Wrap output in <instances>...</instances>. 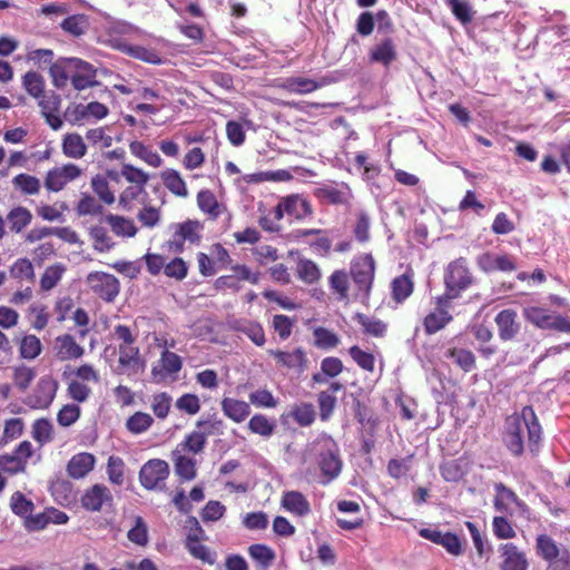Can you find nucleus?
Here are the masks:
<instances>
[{"mask_svg": "<svg viewBox=\"0 0 570 570\" xmlns=\"http://www.w3.org/2000/svg\"><path fill=\"white\" fill-rule=\"evenodd\" d=\"M58 387L59 383L56 379L45 375L39 379L32 393L26 397L24 404L31 409H48L56 397Z\"/></svg>", "mask_w": 570, "mask_h": 570, "instance_id": "7", "label": "nucleus"}, {"mask_svg": "<svg viewBox=\"0 0 570 570\" xmlns=\"http://www.w3.org/2000/svg\"><path fill=\"white\" fill-rule=\"evenodd\" d=\"M313 337L314 346L325 351L335 348L341 342L340 336L335 332L323 326L313 328Z\"/></svg>", "mask_w": 570, "mask_h": 570, "instance_id": "35", "label": "nucleus"}, {"mask_svg": "<svg viewBox=\"0 0 570 570\" xmlns=\"http://www.w3.org/2000/svg\"><path fill=\"white\" fill-rule=\"evenodd\" d=\"M452 320L453 316L450 314L448 309L435 308L423 318L424 332L428 335L435 334L439 331L443 330L449 323H451Z\"/></svg>", "mask_w": 570, "mask_h": 570, "instance_id": "27", "label": "nucleus"}, {"mask_svg": "<svg viewBox=\"0 0 570 570\" xmlns=\"http://www.w3.org/2000/svg\"><path fill=\"white\" fill-rule=\"evenodd\" d=\"M62 153L69 158H82L87 153L82 137L79 134H67L62 139Z\"/></svg>", "mask_w": 570, "mask_h": 570, "instance_id": "34", "label": "nucleus"}, {"mask_svg": "<svg viewBox=\"0 0 570 570\" xmlns=\"http://www.w3.org/2000/svg\"><path fill=\"white\" fill-rule=\"evenodd\" d=\"M13 187L23 195H37L40 191V180L29 174H19L12 179Z\"/></svg>", "mask_w": 570, "mask_h": 570, "instance_id": "44", "label": "nucleus"}, {"mask_svg": "<svg viewBox=\"0 0 570 570\" xmlns=\"http://www.w3.org/2000/svg\"><path fill=\"white\" fill-rule=\"evenodd\" d=\"M542 429L532 406H524L518 415L505 421L503 442L509 452L520 456L524 452L525 440L531 452H537L541 441Z\"/></svg>", "mask_w": 570, "mask_h": 570, "instance_id": "1", "label": "nucleus"}, {"mask_svg": "<svg viewBox=\"0 0 570 570\" xmlns=\"http://www.w3.org/2000/svg\"><path fill=\"white\" fill-rule=\"evenodd\" d=\"M53 350L57 358L60 361L78 360L85 353V348L70 334L56 337Z\"/></svg>", "mask_w": 570, "mask_h": 570, "instance_id": "20", "label": "nucleus"}, {"mask_svg": "<svg viewBox=\"0 0 570 570\" xmlns=\"http://www.w3.org/2000/svg\"><path fill=\"white\" fill-rule=\"evenodd\" d=\"M523 315L528 322L542 330H550L554 314H550L546 308L529 306L524 308Z\"/></svg>", "mask_w": 570, "mask_h": 570, "instance_id": "37", "label": "nucleus"}, {"mask_svg": "<svg viewBox=\"0 0 570 570\" xmlns=\"http://www.w3.org/2000/svg\"><path fill=\"white\" fill-rule=\"evenodd\" d=\"M444 357L452 361L463 372H472L475 366V355L472 351L453 345L451 342L445 347Z\"/></svg>", "mask_w": 570, "mask_h": 570, "instance_id": "23", "label": "nucleus"}, {"mask_svg": "<svg viewBox=\"0 0 570 570\" xmlns=\"http://www.w3.org/2000/svg\"><path fill=\"white\" fill-rule=\"evenodd\" d=\"M81 507L90 512H99L105 504H111L112 495L104 484H94L81 497Z\"/></svg>", "mask_w": 570, "mask_h": 570, "instance_id": "15", "label": "nucleus"}, {"mask_svg": "<svg viewBox=\"0 0 570 570\" xmlns=\"http://www.w3.org/2000/svg\"><path fill=\"white\" fill-rule=\"evenodd\" d=\"M125 463L119 456L111 455L107 463L108 479L112 484L121 485L124 483Z\"/></svg>", "mask_w": 570, "mask_h": 570, "instance_id": "62", "label": "nucleus"}, {"mask_svg": "<svg viewBox=\"0 0 570 570\" xmlns=\"http://www.w3.org/2000/svg\"><path fill=\"white\" fill-rule=\"evenodd\" d=\"M535 552L544 561L553 562L558 560L563 552L557 542L548 534H539L535 539Z\"/></svg>", "mask_w": 570, "mask_h": 570, "instance_id": "29", "label": "nucleus"}, {"mask_svg": "<svg viewBox=\"0 0 570 570\" xmlns=\"http://www.w3.org/2000/svg\"><path fill=\"white\" fill-rule=\"evenodd\" d=\"M472 274L469 271L466 259L460 257L448 265L444 284L452 295H460L472 284Z\"/></svg>", "mask_w": 570, "mask_h": 570, "instance_id": "8", "label": "nucleus"}, {"mask_svg": "<svg viewBox=\"0 0 570 570\" xmlns=\"http://www.w3.org/2000/svg\"><path fill=\"white\" fill-rule=\"evenodd\" d=\"M311 452L317 460L322 474L327 482L337 478L342 471L340 449L334 439L327 434L320 435L311 445Z\"/></svg>", "mask_w": 570, "mask_h": 570, "instance_id": "2", "label": "nucleus"}, {"mask_svg": "<svg viewBox=\"0 0 570 570\" xmlns=\"http://www.w3.org/2000/svg\"><path fill=\"white\" fill-rule=\"evenodd\" d=\"M169 475V465L160 459L147 461L139 471V481L147 490L163 489L165 480Z\"/></svg>", "mask_w": 570, "mask_h": 570, "instance_id": "9", "label": "nucleus"}, {"mask_svg": "<svg viewBox=\"0 0 570 570\" xmlns=\"http://www.w3.org/2000/svg\"><path fill=\"white\" fill-rule=\"evenodd\" d=\"M49 71L53 86L58 89L65 88L71 76V58H61L52 62Z\"/></svg>", "mask_w": 570, "mask_h": 570, "instance_id": "32", "label": "nucleus"}, {"mask_svg": "<svg viewBox=\"0 0 570 570\" xmlns=\"http://www.w3.org/2000/svg\"><path fill=\"white\" fill-rule=\"evenodd\" d=\"M249 402L256 407L274 409L278 401L267 389H258L249 394Z\"/></svg>", "mask_w": 570, "mask_h": 570, "instance_id": "56", "label": "nucleus"}, {"mask_svg": "<svg viewBox=\"0 0 570 570\" xmlns=\"http://www.w3.org/2000/svg\"><path fill=\"white\" fill-rule=\"evenodd\" d=\"M36 375L37 373L32 367L23 364L13 368V382L21 391H26L30 386Z\"/></svg>", "mask_w": 570, "mask_h": 570, "instance_id": "59", "label": "nucleus"}, {"mask_svg": "<svg viewBox=\"0 0 570 570\" xmlns=\"http://www.w3.org/2000/svg\"><path fill=\"white\" fill-rule=\"evenodd\" d=\"M10 276L16 279L35 281V269L28 258L17 259L10 268Z\"/></svg>", "mask_w": 570, "mask_h": 570, "instance_id": "55", "label": "nucleus"}, {"mask_svg": "<svg viewBox=\"0 0 570 570\" xmlns=\"http://www.w3.org/2000/svg\"><path fill=\"white\" fill-rule=\"evenodd\" d=\"M171 228L174 233L171 238L167 242L169 252L175 254L183 253L184 243L186 240L191 244H198L200 242L203 226L198 220L188 219L184 223L171 225Z\"/></svg>", "mask_w": 570, "mask_h": 570, "instance_id": "6", "label": "nucleus"}, {"mask_svg": "<svg viewBox=\"0 0 570 570\" xmlns=\"http://www.w3.org/2000/svg\"><path fill=\"white\" fill-rule=\"evenodd\" d=\"M206 442L207 438L204 435V433L194 430L185 436L183 442L178 444V448H180L179 452L188 451L194 454H198L205 449Z\"/></svg>", "mask_w": 570, "mask_h": 570, "instance_id": "52", "label": "nucleus"}, {"mask_svg": "<svg viewBox=\"0 0 570 570\" xmlns=\"http://www.w3.org/2000/svg\"><path fill=\"white\" fill-rule=\"evenodd\" d=\"M65 271H66V267L62 264H55V265L48 266L40 278L41 289L50 291L55 286H57V284L62 278Z\"/></svg>", "mask_w": 570, "mask_h": 570, "instance_id": "50", "label": "nucleus"}, {"mask_svg": "<svg viewBox=\"0 0 570 570\" xmlns=\"http://www.w3.org/2000/svg\"><path fill=\"white\" fill-rule=\"evenodd\" d=\"M248 429L255 434L269 438L275 432L276 423L264 414H255L248 422Z\"/></svg>", "mask_w": 570, "mask_h": 570, "instance_id": "40", "label": "nucleus"}, {"mask_svg": "<svg viewBox=\"0 0 570 570\" xmlns=\"http://www.w3.org/2000/svg\"><path fill=\"white\" fill-rule=\"evenodd\" d=\"M287 416L292 417L299 426L306 428L314 423L316 412L312 403L301 402L292 405Z\"/></svg>", "mask_w": 570, "mask_h": 570, "instance_id": "31", "label": "nucleus"}, {"mask_svg": "<svg viewBox=\"0 0 570 570\" xmlns=\"http://www.w3.org/2000/svg\"><path fill=\"white\" fill-rule=\"evenodd\" d=\"M129 148L135 156L139 157L153 167L157 168L163 164L161 157L140 141L131 142Z\"/></svg>", "mask_w": 570, "mask_h": 570, "instance_id": "51", "label": "nucleus"}, {"mask_svg": "<svg viewBox=\"0 0 570 570\" xmlns=\"http://www.w3.org/2000/svg\"><path fill=\"white\" fill-rule=\"evenodd\" d=\"M281 508L298 518H305L312 512L311 503L306 495L297 490L283 492Z\"/></svg>", "mask_w": 570, "mask_h": 570, "instance_id": "17", "label": "nucleus"}, {"mask_svg": "<svg viewBox=\"0 0 570 570\" xmlns=\"http://www.w3.org/2000/svg\"><path fill=\"white\" fill-rule=\"evenodd\" d=\"M476 265L487 274L494 272L510 273L517 269L515 258L512 255H495L490 252L479 255L476 257Z\"/></svg>", "mask_w": 570, "mask_h": 570, "instance_id": "11", "label": "nucleus"}, {"mask_svg": "<svg viewBox=\"0 0 570 570\" xmlns=\"http://www.w3.org/2000/svg\"><path fill=\"white\" fill-rule=\"evenodd\" d=\"M119 365L124 370L137 373L141 367L139 348L132 345H119Z\"/></svg>", "mask_w": 570, "mask_h": 570, "instance_id": "36", "label": "nucleus"}, {"mask_svg": "<svg viewBox=\"0 0 570 570\" xmlns=\"http://www.w3.org/2000/svg\"><path fill=\"white\" fill-rule=\"evenodd\" d=\"M220 406L224 415L236 423L244 422L250 414L249 404L234 397H224Z\"/></svg>", "mask_w": 570, "mask_h": 570, "instance_id": "24", "label": "nucleus"}, {"mask_svg": "<svg viewBox=\"0 0 570 570\" xmlns=\"http://www.w3.org/2000/svg\"><path fill=\"white\" fill-rule=\"evenodd\" d=\"M354 320L363 327L365 334L382 337L386 333V324L375 317L367 316L362 313H356Z\"/></svg>", "mask_w": 570, "mask_h": 570, "instance_id": "39", "label": "nucleus"}, {"mask_svg": "<svg viewBox=\"0 0 570 570\" xmlns=\"http://www.w3.org/2000/svg\"><path fill=\"white\" fill-rule=\"evenodd\" d=\"M375 261L372 254H362L351 263V276L357 291L363 297H367L374 281Z\"/></svg>", "mask_w": 570, "mask_h": 570, "instance_id": "3", "label": "nucleus"}, {"mask_svg": "<svg viewBox=\"0 0 570 570\" xmlns=\"http://www.w3.org/2000/svg\"><path fill=\"white\" fill-rule=\"evenodd\" d=\"M51 494L60 504H66L71 501L72 484L66 480L53 481L50 485Z\"/></svg>", "mask_w": 570, "mask_h": 570, "instance_id": "64", "label": "nucleus"}, {"mask_svg": "<svg viewBox=\"0 0 570 570\" xmlns=\"http://www.w3.org/2000/svg\"><path fill=\"white\" fill-rule=\"evenodd\" d=\"M164 185L175 195L186 197L188 191L184 179L175 169H166L161 173Z\"/></svg>", "mask_w": 570, "mask_h": 570, "instance_id": "43", "label": "nucleus"}, {"mask_svg": "<svg viewBox=\"0 0 570 570\" xmlns=\"http://www.w3.org/2000/svg\"><path fill=\"white\" fill-rule=\"evenodd\" d=\"M498 551L502 560L501 570H528V558L514 543H502Z\"/></svg>", "mask_w": 570, "mask_h": 570, "instance_id": "16", "label": "nucleus"}, {"mask_svg": "<svg viewBox=\"0 0 570 570\" xmlns=\"http://www.w3.org/2000/svg\"><path fill=\"white\" fill-rule=\"evenodd\" d=\"M283 208L286 215L295 219H303L311 216L313 210L308 200L299 195H291L283 199Z\"/></svg>", "mask_w": 570, "mask_h": 570, "instance_id": "26", "label": "nucleus"}, {"mask_svg": "<svg viewBox=\"0 0 570 570\" xmlns=\"http://www.w3.org/2000/svg\"><path fill=\"white\" fill-rule=\"evenodd\" d=\"M154 423V419L145 412H136L126 422V428L134 434L146 432Z\"/></svg>", "mask_w": 570, "mask_h": 570, "instance_id": "53", "label": "nucleus"}, {"mask_svg": "<svg viewBox=\"0 0 570 570\" xmlns=\"http://www.w3.org/2000/svg\"><path fill=\"white\" fill-rule=\"evenodd\" d=\"M90 291L107 303H112L120 293V283L116 276L105 272H91L86 277Z\"/></svg>", "mask_w": 570, "mask_h": 570, "instance_id": "5", "label": "nucleus"}, {"mask_svg": "<svg viewBox=\"0 0 570 570\" xmlns=\"http://www.w3.org/2000/svg\"><path fill=\"white\" fill-rule=\"evenodd\" d=\"M392 296L397 303H403L413 293L414 284L411 277L403 274L392 282Z\"/></svg>", "mask_w": 570, "mask_h": 570, "instance_id": "42", "label": "nucleus"}, {"mask_svg": "<svg viewBox=\"0 0 570 570\" xmlns=\"http://www.w3.org/2000/svg\"><path fill=\"white\" fill-rule=\"evenodd\" d=\"M70 81L76 90H85L97 83L96 69L94 66L82 59L71 58Z\"/></svg>", "mask_w": 570, "mask_h": 570, "instance_id": "12", "label": "nucleus"}, {"mask_svg": "<svg viewBox=\"0 0 570 570\" xmlns=\"http://www.w3.org/2000/svg\"><path fill=\"white\" fill-rule=\"evenodd\" d=\"M22 87L33 98H40L45 92V79L36 71H28L22 77Z\"/></svg>", "mask_w": 570, "mask_h": 570, "instance_id": "46", "label": "nucleus"}, {"mask_svg": "<svg viewBox=\"0 0 570 570\" xmlns=\"http://www.w3.org/2000/svg\"><path fill=\"white\" fill-rule=\"evenodd\" d=\"M498 327V335L501 341H513L521 331V323L518 320V313L512 308L500 311L494 317Z\"/></svg>", "mask_w": 570, "mask_h": 570, "instance_id": "14", "label": "nucleus"}, {"mask_svg": "<svg viewBox=\"0 0 570 570\" xmlns=\"http://www.w3.org/2000/svg\"><path fill=\"white\" fill-rule=\"evenodd\" d=\"M106 222L110 225L111 230L118 236L132 237L137 233L132 220L122 216L109 214L106 216Z\"/></svg>", "mask_w": 570, "mask_h": 570, "instance_id": "41", "label": "nucleus"}, {"mask_svg": "<svg viewBox=\"0 0 570 570\" xmlns=\"http://www.w3.org/2000/svg\"><path fill=\"white\" fill-rule=\"evenodd\" d=\"M108 35L110 36V43L112 45V40L115 38H121L122 36H129L131 38H142L148 36V33L140 29L139 27L125 21V20H112L108 23L107 28Z\"/></svg>", "mask_w": 570, "mask_h": 570, "instance_id": "28", "label": "nucleus"}, {"mask_svg": "<svg viewBox=\"0 0 570 570\" xmlns=\"http://www.w3.org/2000/svg\"><path fill=\"white\" fill-rule=\"evenodd\" d=\"M322 83L305 77H288L284 79L282 88L291 94L306 95L321 88Z\"/></svg>", "mask_w": 570, "mask_h": 570, "instance_id": "30", "label": "nucleus"}, {"mask_svg": "<svg viewBox=\"0 0 570 570\" xmlns=\"http://www.w3.org/2000/svg\"><path fill=\"white\" fill-rule=\"evenodd\" d=\"M494 490L495 497L493 500V507L497 511L510 515L517 512L520 517L525 519L530 518V508L512 489L508 488L503 483H497L494 485Z\"/></svg>", "mask_w": 570, "mask_h": 570, "instance_id": "4", "label": "nucleus"}, {"mask_svg": "<svg viewBox=\"0 0 570 570\" xmlns=\"http://www.w3.org/2000/svg\"><path fill=\"white\" fill-rule=\"evenodd\" d=\"M60 27L67 33L79 37L82 36L88 29V19L83 14H73L67 17L61 23Z\"/></svg>", "mask_w": 570, "mask_h": 570, "instance_id": "48", "label": "nucleus"}, {"mask_svg": "<svg viewBox=\"0 0 570 570\" xmlns=\"http://www.w3.org/2000/svg\"><path fill=\"white\" fill-rule=\"evenodd\" d=\"M197 204L200 210L216 218L219 215L218 203L215 195L208 190H200L197 195Z\"/></svg>", "mask_w": 570, "mask_h": 570, "instance_id": "58", "label": "nucleus"}, {"mask_svg": "<svg viewBox=\"0 0 570 570\" xmlns=\"http://www.w3.org/2000/svg\"><path fill=\"white\" fill-rule=\"evenodd\" d=\"M96 464V458L88 452H80L71 456L67 464V473L72 479H82L91 472Z\"/></svg>", "mask_w": 570, "mask_h": 570, "instance_id": "21", "label": "nucleus"}, {"mask_svg": "<svg viewBox=\"0 0 570 570\" xmlns=\"http://www.w3.org/2000/svg\"><path fill=\"white\" fill-rule=\"evenodd\" d=\"M32 219V214L29 209L22 206L12 208L7 215L9 228L13 233H20L27 227Z\"/></svg>", "mask_w": 570, "mask_h": 570, "instance_id": "38", "label": "nucleus"}, {"mask_svg": "<svg viewBox=\"0 0 570 570\" xmlns=\"http://www.w3.org/2000/svg\"><path fill=\"white\" fill-rule=\"evenodd\" d=\"M171 396L166 393H157L151 397V410L156 417L164 420L168 416L171 406Z\"/></svg>", "mask_w": 570, "mask_h": 570, "instance_id": "57", "label": "nucleus"}, {"mask_svg": "<svg viewBox=\"0 0 570 570\" xmlns=\"http://www.w3.org/2000/svg\"><path fill=\"white\" fill-rule=\"evenodd\" d=\"M183 367V361L179 355L165 350L157 364L151 368V375L156 381H164L169 375L177 374Z\"/></svg>", "mask_w": 570, "mask_h": 570, "instance_id": "18", "label": "nucleus"}, {"mask_svg": "<svg viewBox=\"0 0 570 570\" xmlns=\"http://www.w3.org/2000/svg\"><path fill=\"white\" fill-rule=\"evenodd\" d=\"M371 62L390 67L397 59V49L391 37H385L375 43L368 51Z\"/></svg>", "mask_w": 570, "mask_h": 570, "instance_id": "19", "label": "nucleus"}, {"mask_svg": "<svg viewBox=\"0 0 570 570\" xmlns=\"http://www.w3.org/2000/svg\"><path fill=\"white\" fill-rule=\"evenodd\" d=\"M454 17L463 24H466L473 19V10L471 6L463 0H446Z\"/></svg>", "mask_w": 570, "mask_h": 570, "instance_id": "60", "label": "nucleus"}, {"mask_svg": "<svg viewBox=\"0 0 570 570\" xmlns=\"http://www.w3.org/2000/svg\"><path fill=\"white\" fill-rule=\"evenodd\" d=\"M173 460L175 464V472L180 479L191 481L196 478L197 470L195 459L181 455L177 449L173 452Z\"/></svg>", "mask_w": 570, "mask_h": 570, "instance_id": "33", "label": "nucleus"}, {"mask_svg": "<svg viewBox=\"0 0 570 570\" xmlns=\"http://www.w3.org/2000/svg\"><path fill=\"white\" fill-rule=\"evenodd\" d=\"M298 277L308 284L316 282L321 277L317 265L311 259H299L297 264Z\"/></svg>", "mask_w": 570, "mask_h": 570, "instance_id": "63", "label": "nucleus"}, {"mask_svg": "<svg viewBox=\"0 0 570 570\" xmlns=\"http://www.w3.org/2000/svg\"><path fill=\"white\" fill-rule=\"evenodd\" d=\"M81 175L82 169L76 164L69 163L62 166H57L48 170L45 177V187L49 191L58 193Z\"/></svg>", "mask_w": 570, "mask_h": 570, "instance_id": "10", "label": "nucleus"}, {"mask_svg": "<svg viewBox=\"0 0 570 570\" xmlns=\"http://www.w3.org/2000/svg\"><path fill=\"white\" fill-rule=\"evenodd\" d=\"M89 236L94 242V248L98 252H108L112 248V243L108 236V232L102 226H92L89 229Z\"/></svg>", "mask_w": 570, "mask_h": 570, "instance_id": "54", "label": "nucleus"}, {"mask_svg": "<svg viewBox=\"0 0 570 570\" xmlns=\"http://www.w3.org/2000/svg\"><path fill=\"white\" fill-rule=\"evenodd\" d=\"M10 509L16 515L26 519L32 513L35 504L22 492L16 491L10 498Z\"/></svg>", "mask_w": 570, "mask_h": 570, "instance_id": "47", "label": "nucleus"}, {"mask_svg": "<svg viewBox=\"0 0 570 570\" xmlns=\"http://www.w3.org/2000/svg\"><path fill=\"white\" fill-rule=\"evenodd\" d=\"M250 558L263 569H267L275 559V552L266 544H252L248 548Z\"/></svg>", "mask_w": 570, "mask_h": 570, "instance_id": "45", "label": "nucleus"}, {"mask_svg": "<svg viewBox=\"0 0 570 570\" xmlns=\"http://www.w3.org/2000/svg\"><path fill=\"white\" fill-rule=\"evenodd\" d=\"M112 48L131 58L150 65L158 66L163 63V59L156 50L142 46L130 45L122 38H115L112 40Z\"/></svg>", "mask_w": 570, "mask_h": 570, "instance_id": "13", "label": "nucleus"}, {"mask_svg": "<svg viewBox=\"0 0 570 570\" xmlns=\"http://www.w3.org/2000/svg\"><path fill=\"white\" fill-rule=\"evenodd\" d=\"M269 354L273 355L277 363L287 368H294L298 373H303L307 366V357L306 353L302 347L295 348L293 352H284V351H269Z\"/></svg>", "mask_w": 570, "mask_h": 570, "instance_id": "22", "label": "nucleus"}, {"mask_svg": "<svg viewBox=\"0 0 570 570\" xmlns=\"http://www.w3.org/2000/svg\"><path fill=\"white\" fill-rule=\"evenodd\" d=\"M91 188L104 203L110 205L115 202V196L109 188L108 180L104 176H94L91 178Z\"/></svg>", "mask_w": 570, "mask_h": 570, "instance_id": "61", "label": "nucleus"}, {"mask_svg": "<svg viewBox=\"0 0 570 570\" xmlns=\"http://www.w3.org/2000/svg\"><path fill=\"white\" fill-rule=\"evenodd\" d=\"M42 351V344L40 340L32 334L24 335L20 342V356L24 360H35L40 355Z\"/></svg>", "mask_w": 570, "mask_h": 570, "instance_id": "49", "label": "nucleus"}, {"mask_svg": "<svg viewBox=\"0 0 570 570\" xmlns=\"http://www.w3.org/2000/svg\"><path fill=\"white\" fill-rule=\"evenodd\" d=\"M317 196L330 204L344 205L352 198V191L345 184L326 185L317 189Z\"/></svg>", "mask_w": 570, "mask_h": 570, "instance_id": "25", "label": "nucleus"}]
</instances>
